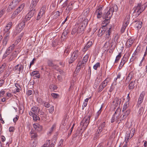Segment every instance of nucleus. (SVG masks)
I'll return each instance as SVG.
<instances>
[{"label":"nucleus","mask_w":147,"mask_h":147,"mask_svg":"<svg viewBox=\"0 0 147 147\" xmlns=\"http://www.w3.org/2000/svg\"><path fill=\"white\" fill-rule=\"evenodd\" d=\"M147 5L139 3L133 8V16L137 17L146 8Z\"/></svg>","instance_id":"1"},{"label":"nucleus","mask_w":147,"mask_h":147,"mask_svg":"<svg viewBox=\"0 0 147 147\" xmlns=\"http://www.w3.org/2000/svg\"><path fill=\"white\" fill-rule=\"evenodd\" d=\"M78 22L77 25L76 26L78 29V32L79 33L83 32L86 26L88 24V20L87 19H85L82 21H80L81 20L80 18H78Z\"/></svg>","instance_id":"2"},{"label":"nucleus","mask_w":147,"mask_h":147,"mask_svg":"<svg viewBox=\"0 0 147 147\" xmlns=\"http://www.w3.org/2000/svg\"><path fill=\"white\" fill-rule=\"evenodd\" d=\"M118 9L117 5L115 4L112 5L110 7L109 10L107 12L105 13L103 18L109 20L112 17L114 12L117 11Z\"/></svg>","instance_id":"3"},{"label":"nucleus","mask_w":147,"mask_h":147,"mask_svg":"<svg viewBox=\"0 0 147 147\" xmlns=\"http://www.w3.org/2000/svg\"><path fill=\"white\" fill-rule=\"evenodd\" d=\"M40 109L38 107L34 106L32 107L30 111L29 112V115L32 117L33 120L35 121L40 120V117L36 114L39 113Z\"/></svg>","instance_id":"4"},{"label":"nucleus","mask_w":147,"mask_h":147,"mask_svg":"<svg viewBox=\"0 0 147 147\" xmlns=\"http://www.w3.org/2000/svg\"><path fill=\"white\" fill-rule=\"evenodd\" d=\"M80 54L78 49L75 50L71 53V57L69 60V63L71 64L76 59Z\"/></svg>","instance_id":"5"},{"label":"nucleus","mask_w":147,"mask_h":147,"mask_svg":"<svg viewBox=\"0 0 147 147\" xmlns=\"http://www.w3.org/2000/svg\"><path fill=\"white\" fill-rule=\"evenodd\" d=\"M25 21L22 22L18 24V26L16 28V30H15L14 32V35H16L22 31L23 29L25 27Z\"/></svg>","instance_id":"6"},{"label":"nucleus","mask_w":147,"mask_h":147,"mask_svg":"<svg viewBox=\"0 0 147 147\" xmlns=\"http://www.w3.org/2000/svg\"><path fill=\"white\" fill-rule=\"evenodd\" d=\"M135 131V129L132 128L131 129L129 133L127 132L125 137V142L126 143H127L129 142V138H131L133 136Z\"/></svg>","instance_id":"7"},{"label":"nucleus","mask_w":147,"mask_h":147,"mask_svg":"<svg viewBox=\"0 0 147 147\" xmlns=\"http://www.w3.org/2000/svg\"><path fill=\"white\" fill-rule=\"evenodd\" d=\"M24 69V65L21 64H19L13 68V70L16 73L20 74V73H22Z\"/></svg>","instance_id":"8"},{"label":"nucleus","mask_w":147,"mask_h":147,"mask_svg":"<svg viewBox=\"0 0 147 147\" xmlns=\"http://www.w3.org/2000/svg\"><path fill=\"white\" fill-rule=\"evenodd\" d=\"M90 117H85L80 123V125H82L83 128H86L88 125L90 119Z\"/></svg>","instance_id":"9"},{"label":"nucleus","mask_w":147,"mask_h":147,"mask_svg":"<svg viewBox=\"0 0 147 147\" xmlns=\"http://www.w3.org/2000/svg\"><path fill=\"white\" fill-rule=\"evenodd\" d=\"M15 45L13 44L10 45L6 50L4 54H3L2 58L3 59H4L7 56L9 55L12 52L13 50L14 49Z\"/></svg>","instance_id":"10"},{"label":"nucleus","mask_w":147,"mask_h":147,"mask_svg":"<svg viewBox=\"0 0 147 147\" xmlns=\"http://www.w3.org/2000/svg\"><path fill=\"white\" fill-rule=\"evenodd\" d=\"M111 26H110L109 27H108L107 30L106 32L105 33V40L107 41H110L111 39L110 35L111 33Z\"/></svg>","instance_id":"11"},{"label":"nucleus","mask_w":147,"mask_h":147,"mask_svg":"<svg viewBox=\"0 0 147 147\" xmlns=\"http://www.w3.org/2000/svg\"><path fill=\"white\" fill-rule=\"evenodd\" d=\"M20 1V0H13L10 3L7 10L8 11L9 9L10 10L14 9L16 5L18 4Z\"/></svg>","instance_id":"12"},{"label":"nucleus","mask_w":147,"mask_h":147,"mask_svg":"<svg viewBox=\"0 0 147 147\" xmlns=\"http://www.w3.org/2000/svg\"><path fill=\"white\" fill-rule=\"evenodd\" d=\"M108 26H103L101 27L99 30L98 33V36L100 37L102 36L106 32L107 30Z\"/></svg>","instance_id":"13"},{"label":"nucleus","mask_w":147,"mask_h":147,"mask_svg":"<svg viewBox=\"0 0 147 147\" xmlns=\"http://www.w3.org/2000/svg\"><path fill=\"white\" fill-rule=\"evenodd\" d=\"M145 92L144 91H142L140 94L138 100L137 105H138V107H139L140 104L143 102L145 95Z\"/></svg>","instance_id":"14"},{"label":"nucleus","mask_w":147,"mask_h":147,"mask_svg":"<svg viewBox=\"0 0 147 147\" xmlns=\"http://www.w3.org/2000/svg\"><path fill=\"white\" fill-rule=\"evenodd\" d=\"M128 61V58L124 56L121 59V62L120 63L119 65V69H121L124 64L126 63Z\"/></svg>","instance_id":"15"},{"label":"nucleus","mask_w":147,"mask_h":147,"mask_svg":"<svg viewBox=\"0 0 147 147\" xmlns=\"http://www.w3.org/2000/svg\"><path fill=\"white\" fill-rule=\"evenodd\" d=\"M136 23L135 25V27L138 30L140 29L142 26V22L141 21L136 20L133 21V23Z\"/></svg>","instance_id":"16"},{"label":"nucleus","mask_w":147,"mask_h":147,"mask_svg":"<svg viewBox=\"0 0 147 147\" xmlns=\"http://www.w3.org/2000/svg\"><path fill=\"white\" fill-rule=\"evenodd\" d=\"M30 136L32 139H37L38 137V135L37 132L34 129H32L30 132Z\"/></svg>","instance_id":"17"},{"label":"nucleus","mask_w":147,"mask_h":147,"mask_svg":"<svg viewBox=\"0 0 147 147\" xmlns=\"http://www.w3.org/2000/svg\"><path fill=\"white\" fill-rule=\"evenodd\" d=\"M33 126L34 129V130H35L36 131H40L42 130V126L38 123L34 124Z\"/></svg>","instance_id":"18"},{"label":"nucleus","mask_w":147,"mask_h":147,"mask_svg":"<svg viewBox=\"0 0 147 147\" xmlns=\"http://www.w3.org/2000/svg\"><path fill=\"white\" fill-rule=\"evenodd\" d=\"M134 40L131 38L128 39L125 43L126 48H129L132 45L134 42Z\"/></svg>","instance_id":"19"},{"label":"nucleus","mask_w":147,"mask_h":147,"mask_svg":"<svg viewBox=\"0 0 147 147\" xmlns=\"http://www.w3.org/2000/svg\"><path fill=\"white\" fill-rule=\"evenodd\" d=\"M121 101V99L117 97H116L114 98V100L113 102V103L115 102V107H117L120 105Z\"/></svg>","instance_id":"20"},{"label":"nucleus","mask_w":147,"mask_h":147,"mask_svg":"<svg viewBox=\"0 0 147 147\" xmlns=\"http://www.w3.org/2000/svg\"><path fill=\"white\" fill-rule=\"evenodd\" d=\"M92 44V41H89L83 49V51L84 52H86L88 50V49L91 46Z\"/></svg>","instance_id":"21"},{"label":"nucleus","mask_w":147,"mask_h":147,"mask_svg":"<svg viewBox=\"0 0 147 147\" xmlns=\"http://www.w3.org/2000/svg\"><path fill=\"white\" fill-rule=\"evenodd\" d=\"M39 0H32L30 6V9H34Z\"/></svg>","instance_id":"22"},{"label":"nucleus","mask_w":147,"mask_h":147,"mask_svg":"<svg viewBox=\"0 0 147 147\" xmlns=\"http://www.w3.org/2000/svg\"><path fill=\"white\" fill-rule=\"evenodd\" d=\"M12 24V22H10L8 23L5 26V28L4 29V32H10L9 30L10 29Z\"/></svg>","instance_id":"23"},{"label":"nucleus","mask_w":147,"mask_h":147,"mask_svg":"<svg viewBox=\"0 0 147 147\" xmlns=\"http://www.w3.org/2000/svg\"><path fill=\"white\" fill-rule=\"evenodd\" d=\"M24 4H22L20 5L17 9L14 12H16V13L18 15L22 11L23 8H24Z\"/></svg>","instance_id":"24"},{"label":"nucleus","mask_w":147,"mask_h":147,"mask_svg":"<svg viewBox=\"0 0 147 147\" xmlns=\"http://www.w3.org/2000/svg\"><path fill=\"white\" fill-rule=\"evenodd\" d=\"M133 73L132 72H130L126 78L125 82H129L133 77Z\"/></svg>","instance_id":"25"},{"label":"nucleus","mask_w":147,"mask_h":147,"mask_svg":"<svg viewBox=\"0 0 147 147\" xmlns=\"http://www.w3.org/2000/svg\"><path fill=\"white\" fill-rule=\"evenodd\" d=\"M136 83L135 81H132L129 84L128 86V88L129 90H133L134 89Z\"/></svg>","instance_id":"26"},{"label":"nucleus","mask_w":147,"mask_h":147,"mask_svg":"<svg viewBox=\"0 0 147 147\" xmlns=\"http://www.w3.org/2000/svg\"><path fill=\"white\" fill-rule=\"evenodd\" d=\"M30 11L27 14L31 18L33 16L35 15L36 13V11L35 9H30Z\"/></svg>","instance_id":"27"},{"label":"nucleus","mask_w":147,"mask_h":147,"mask_svg":"<svg viewBox=\"0 0 147 147\" xmlns=\"http://www.w3.org/2000/svg\"><path fill=\"white\" fill-rule=\"evenodd\" d=\"M126 117L124 115V114H123L121 115L120 117L118 118V119L117 121V123L119 124L122 121L124 120L125 119Z\"/></svg>","instance_id":"28"},{"label":"nucleus","mask_w":147,"mask_h":147,"mask_svg":"<svg viewBox=\"0 0 147 147\" xmlns=\"http://www.w3.org/2000/svg\"><path fill=\"white\" fill-rule=\"evenodd\" d=\"M74 2H71L68 5L67 8L66 10H67L69 12L73 8V5L74 4Z\"/></svg>","instance_id":"29"},{"label":"nucleus","mask_w":147,"mask_h":147,"mask_svg":"<svg viewBox=\"0 0 147 147\" xmlns=\"http://www.w3.org/2000/svg\"><path fill=\"white\" fill-rule=\"evenodd\" d=\"M37 139H32L31 142V147H35L37 144Z\"/></svg>","instance_id":"30"},{"label":"nucleus","mask_w":147,"mask_h":147,"mask_svg":"<svg viewBox=\"0 0 147 147\" xmlns=\"http://www.w3.org/2000/svg\"><path fill=\"white\" fill-rule=\"evenodd\" d=\"M86 63L84 62L80 61L77 64V67H80V68H83L85 66Z\"/></svg>","instance_id":"31"},{"label":"nucleus","mask_w":147,"mask_h":147,"mask_svg":"<svg viewBox=\"0 0 147 147\" xmlns=\"http://www.w3.org/2000/svg\"><path fill=\"white\" fill-rule=\"evenodd\" d=\"M15 86L16 88V91L14 92L15 93L17 92H20V90H22V88L20 85L18 83H16L15 85Z\"/></svg>","instance_id":"32"},{"label":"nucleus","mask_w":147,"mask_h":147,"mask_svg":"<svg viewBox=\"0 0 147 147\" xmlns=\"http://www.w3.org/2000/svg\"><path fill=\"white\" fill-rule=\"evenodd\" d=\"M56 127V124H54L49 129L48 132V134H51L53 131L55 129Z\"/></svg>","instance_id":"33"},{"label":"nucleus","mask_w":147,"mask_h":147,"mask_svg":"<svg viewBox=\"0 0 147 147\" xmlns=\"http://www.w3.org/2000/svg\"><path fill=\"white\" fill-rule=\"evenodd\" d=\"M102 13L101 11H98V10H96L95 12V14H96L97 16V18H100L102 16Z\"/></svg>","instance_id":"34"},{"label":"nucleus","mask_w":147,"mask_h":147,"mask_svg":"<svg viewBox=\"0 0 147 147\" xmlns=\"http://www.w3.org/2000/svg\"><path fill=\"white\" fill-rule=\"evenodd\" d=\"M46 8V7L45 6H43L41 8L39 12L41 13L42 14H44L45 13Z\"/></svg>","instance_id":"35"},{"label":"nucleus","mask_w":147,"mask_h":147,"mask_svg":"<svg viewBox=\"0 0 147 147\" xmlns=\"http://www.w3.org/2000/svg\"><path fill=\"white\" fill-rule=\"evenodd\" d=\"M110 42V41H107L104 45L103 47L104 48V49L105 50H107L108 48Z\"/></svg>","instance_id":"36"},{"label":"nucleus","mask_w":147,"mask_h":147,"mask_svg":"<svg viewBox=\"0 0 147 147\" xmlns=\"http://www.w3.org/2000/svg\"><path fill=\"white\" fill-rule=\"evenodd\" d=\"M121 56V53H119V54L116 56L115 60V63H117Z\"/></svg>","instance_id":"37"},{"label":"nucleus","mask_w":147,"mask_h":147,"mask_svg":"<svg viewBox=\"0 0 147 147\" xmlns=\"http://www.w3.org/2000/svg\"><path fill=\"white\" fill-rule=\"evenodd\" d=\"M128 102H126L125 103L123 106V108L122 110V111L123 112H124L126 109L128 108V105H127Z\"/></svg>","instance_id":"38"},{"label":"nucleus","mask_w":147,"mask_h":147,"mask_svg":"<svg viewBox=\"0 0 147 147\" xmlns=\"http://www.w3.org/2000/svg\"><path fill=\"white\" fill-rule=\"evenodd\" d=\"M70 52L69 49L68 48H67L64 52L63 55L64 57H66L67 55H68L69 53Z\"/></svg>","instance_id":"39"},{"label":"nucleus","mask_w":147,"mask_h":147,"mask_svg":"<svg viewBox=\"0 0 147 147\" xmlns=\"http://www.w3.org/2000/svg\"><path fill=\"white\" fill-rule=\"evenodd\" d=\"M89 57V55L88 54H86L84 56V57H83L82 61L83 62H84L86 63L87 62L88 59Z\"/></svg>","instance_id":"40"},{"label":"nucleus","mask_w":147,"mask_h":147,"mask_svg":"<svg viewBox=\"0 0 147 147\" xmlns=\"http://www.w3.org/2000/svg\"><path fill=\"white\" fill-rule=\"evenodd\" d=\"M61 13L58 11L55 12L53 14H54V18H57L61 14Z\"/></svg>","instance_id":"41"},{"label":"nucleus","mask_w":147,"mask_h":147,"mask_svg":"<svg viewBox=\"0 0 147 147\" xmlns=\"http://www.w3.org/2000/svg\"><path fill=\"white\" fill-rule=\"evenodd\" d=\"M78 29L77 28V27H74L72 29L71 34L73 35L75 34V33L77 32V33H79L78 32Z\"/></svg>","instance_id":"42"},{"label":"nucleus","mask_w":147,"mask_h":147,"mask_svg":"<svg viewBox=\"0 0 147 147\" xmlns=\"http://www.w3.org/2000/svg\"><path fill=\"white\" fill-rule=\"evenodd\" d=\"M47 63L48 66H49L53 67L55 66V65L53 63V61L51 60H48L47 61Z\"/></svg>","instance_id":"43"},{"label":"nucleus","mask_w":147,"mask_h":147,"mask_svg":"<svg viewBox=\"0 0 147 147\" xmlns=\"http://www.w3.org/2000/svg\"><path fill=\"white\" fill-rule=\"evenodd\" d=\"M39 74V71H34L32 72L31 74V76H34Z\"/></svg>","instance_id":"44"},{"label":"nucleus","mask_w":147,"mask_h":147,"mask_svg":"<svg viewBox=\"0 0 147 147\" xmlns=\"http://www.w3.org/2000/svg\"><path fill=\"white\" fill-rule=\"evenodd\" d=\"M105 20H104L102 22L103 24H105V26H106L109 27L110 26H107V25L109 22V20H108V19H107L106 18H105Z\"/></svg>","instance_id":"45"},{"label":"nucleus","mask_w":147,"mask_h":147,"mask_svg":"<svg viewBox=\"0 0 147 147\" xmlns=\"http://www.w3.org/2000/svg\"><path fill=\"white\" fill-rule=\"evenodd\" d=\"M123 114L126 117L128 116L130 113V110L129 109H128L126 111H125L124 112Z\"/></svg>","instance_id":"46"},{"label":"nucleus","mask_w":147,"mask_h":147,"mask_svg":"<svg viewBox=\"0 0 147 147\" xmlns=\"http://www.w3.org/2000/svg\"><path fill=\"white\" fill-rule=\"evenodd\" d=\"M100 63L99 62H97L94 65L93 68L95 70H96L98 67H100Z\"/></svg>","instance_id":"47"},{"label":"nucleus","mask_w":147,"mask_h":147,"mask_svg":"<svg viewBox=\"0 0 147 147\" xmlns=\"http://www.w3.org/2000/svg\"><path fill=\"white\" fill-rule=\"evenodd\" d=\"M15 58L13 56L11 55L8 57V61L10 62L11 61L14 60Z\"/></svg>","instance_id":"48"},{"label":"nucleus","mask_w":147,"mask_h":147,"mask_svg":"<svg viewBox=\"0 0 147 147\" xmlns=\"http://www.w3.org/2000/svg\"><path fill=\"white\" fill-rule=\"evenodd\" d=\"M50 143V140H47L45 143L41 147H48Z\"/></svg>","instance_id":"49"},{"label":"nucleus","mask_w":147,"mask_h":147,"mask_svg":"<svg viewBox=\"0 0 147 147\" xmlns=\"http://www.w3.org/2000/svg\"><path fill=\"white\" fill-rule=\"evenodd\" d=\"M5 66L6 64H3L0 67V74L3 72Z\"/></svg>","instance_id":"50"},{"label":"nucleus","mask_w":147,"mask_h":147,"mask_svg":"<svg viewBox=\"0 0 147 147\" xmlns=\"http://www.w3.org/2000/svg\"><path fill=\"white\" fill-rule=\"evenodd\" d=\"M51 95L54 98H57L59 97V95L58 94L54 93H52Z\"/></svg>","instance_id":"51"},{"label":"nucleus","mask_w":147,"mask_h":147,"mask_svg":"<svg viewBox=\"0 0 147 147\" xmlns=\"http://www.w3.org/2000/svg\"><path fill=\"white\" fill-rule=\"evenodd\" d=\"M129 22V20L128 18H127V19L126 18L124 20V23L123 25L126 27L127 25L128 24Z\"/></svg>","instance_id":"52"},{"label":"nucleus","mask_w":147,"mask_h":147,"mask_svg":"<svg viewBox=\"0 0 147 147\" xmlns=\"http://www.w3.org/2000/svg\"><path fill=\"white\" fill-rule=\"evenodd\" d=\"M68 33V30H65L64 31L62 34L61 37H63V36L66 37Z\"/></svg>","instance_id":"53"},{"label":"nucleus","mask_w":147,"mask_h":147,"mask_svg":"<svg viewBox=\"0 0 147 147\" xmlns=\"http://www.w3.org/2000/svg\"><path fill=\"white\" fill-rule=\"evenodd\" d=\"M31 18L30 17L28 14H27L25 17V20H23V22L25 21L26 22L28 21V20H30Z\"/></svg>","instance_id":"54"},{"label":"nucleus","mask_w":147,"mask_h":147,"mask_svg":"<svg viewBox=\"0 0 147 147\" xmlns=\"http://www.w3.org/2000/svg\"><path fill=\"white\" fill-rule=\"evenodd\" d=\"M143 111H144L143 108L142 107L141 108H140L139 109L138 111V113L139 115L140 116H141V115L142 114V113H143Z\"/></svg>","instance_id":"55"},{"label":"nucleus","mask_w":147,"mask_h":147,"mask_svg":"<svg viewBox=\"0 0 147 147\" xmlns=\"http://www.w3.org/2000/svg\"><path fill=\"white\" fill-rule=\"evenodd\" d=\"M118 116H117L116 117L115 116H114V115H113V116L111 119V123H113L117 119H118Z\"/></svg>","instance_id":"56"},{"label":"nucleus","mask_w":147,"mask_h":147,"mask_svg":"<svg viewBox=\"0 0 147 147\" xmlns=\"http://www.w3.org/2000/svg\"><path fill=\"white\" fill-rule=\"evenodd\" d=\"M121 111V109H120L118 108V109L115 112L113 115H114V116H115V115L117 113L118 115V117L119 115V114Z\"/></svg>","instance_id":"57"},{"label":"nucleus","mask_w":147,"mask_h":147,"mask_svg":"<svg viewBox=\"0 0 147 147\" xmlns=\"http://www.w3.org/2000/svg\"><path fill=\"white\" fill-rule=\"evenodd\" d=\"M8 39V38L4 37L3 41V46H5L6 45Z\"/></svg>","instance_id":"58"},{"label":"nucleus","mask_w":147,"mask_h":147,"mask_svg":"<svg viewBox=\"0 0 147 147\" xmlns=\"http://www.w3.org/2000/svg\"><path fill=\"white\" fill-rule=\"evenodd\" d=\"M102 129L99 128V127L98 128V129L96 132V136L98 137L99 135H98L99 134H100L101 132L102 131Z\"/></svg>","instance_id":"59"},{"label":"nucleus","mask_w":147,"mask_h":147,"mask_svg":"<svg viewBox=\"0 0 147 147\" xmlns=\"http://www.w3.org/2000/svg\"><path fill=\"white\" fill-rule=\"evenodd\" d=\"M105 88L101 84L99 86L98 90V92H100Z\"/></svg>","instance_id":"60"},{"label":"nucleus","mask_w":147,"mask_h":147,"mask_svg":"<svg viewBox=\"0 0 147 147\" xmlns=\"http://www.w3.org/2000/svg\"><path fill=\"white\" fill-rule=\"evenodd\" d=\"M105 122H103L101 123L100 126L99 127V128L102 129H103L105 126Z\"/></svg>","instance_id":"61"},{"label":"nucleus","mask_w":147,"mask_h":147,"mask_svg":"<svg viewBox=\"0 0 147 147\" xmlns=\"http://www.w3.org/2000/svg\"><path fill=\"white\" fill-rule=\"evenodd\" d=\"M90 12V9L87 8L84 11V14L86 16L88 15V14Z\"/></svg>","instance_id":"62"},{"label":"nucleus","mask_w":147,"mask_h":147,"mask_svg":"<svg viewBox=\"0 0 147 147\" xmlns=\"http://www.w3.org/2000/svg\"><path fill=\"white\" fill-rule=\"evenodd\" d=\"M4 33L5 34V38L9 39L10 32H4Z\"/></svg>","instance_id":"63"},{"label":"nucleus","mask_w":147,"mask_h":147,"mask_svg":"<svg viewBox=\"0 0 147 147\" xmlns=\"http://www.w3.org/2000/svg\"><path fill=\"white\" fill-rule=\"evenodd\" d=\"M33 93V91L31 90H28L26 92V94L28 96L31 95Z\"/></svg>","instance_id":"64"}]
</instances>
